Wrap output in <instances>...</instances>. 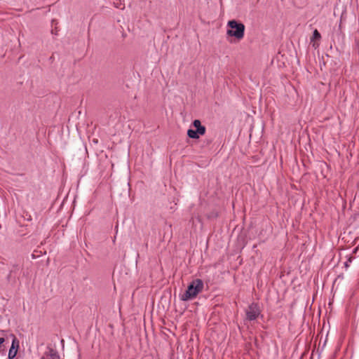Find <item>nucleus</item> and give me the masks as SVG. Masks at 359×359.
<instances>
[{
    "instance_id": "1",
    "label": "nucleus",
    "mask_w": 359,
    "mask_h": 359,
    "mask_svg": "<svg viewBox=\"0 0 359 359\" xmlns=\"http://www.w3.org/2000/svg\"><path fill=\"white\" fill-rule=\"evenodd\" d=\"M227 36L233 37L238 41L243 39L245 35V25L235 20H229L226 25Z\"/></svg>"
},
{
    "instance_id": "4",
    "label": "nucleus",
    "mask_w": 359,
    "mask_h": 359,
    "mask_svg": "<svg viewBox=\"0 0 359 359\" xmlns=\"http://www.w3.org/2000/svg\"><path fill=\"white\" fill-rule=\"evenodd\" d=\"M260 314V309L257 304H251L246 310V318L248 320H254Z\"/></svg>"
},
{
    "instance_id": "6",
    "label": "nucleus",
    "mask_w": 359,
    "mask_h": 359,
    "mask_svg": "<svg viewBox=\"0 0 359 359\" xmlns=\"http://www.w3.org/2000/svg\"><path fill=\"white\" fill-rule=\"evenodd\" d=\"M321 39V35L317 29H315L313 32V36L311 37V43L313 48L317 49L320 43L318 41H320Z\"/></svg>"
},
{
    "instance_id": "5",
    "label": "nucleus",
    "mask_w": 359,
    "mask_h": 359,
    "mask_svg": "<svg viewBox=\"0 0 359 359\" xmlns=\"http://www.w3.org/2000/svg\"><path fill=\"white\" fill-rule=\"evenodd\" d=\"M18 347H19V341L17 339V338L15 337H14L13 339V341H12L11 347L8 352V358L10 359H13L15 357L17 352H18Z\"/></svg>"
},
{
    "instance_id": "8",
    "label": "nucleus",
    "mask_w": 359,
    "mask_h": 359,
    "mask_svg": "<svg viewBox=\"0 0 359 359\" xmlns=\"http://www.w3.org/2000/svg\"><path fill=\"white\" fill-rule=\"evenodd\" d=\"M4 339L2 338V337H0V346L3 344V343L4 342Z\"/></svg>"
},
{
    "instance_id": "7",
    "label": "nucleus",
    "mask_w": 359,
    "mask_h": 359,
    "mask_svg": "<svg viewBox=\"0 0 359 359\" xmlns=\"http://www.w3.org/2000/svg\"><path fill=\"white\" fill-rule=\"evenodd\" d=\"M41 359H60L59 355L53 349L44 353Z\"/></svg>"
},
{
    "instance_id": "3",
    "label": "nucleus",
    "mask_w": 359,
    "mask_h": 359,
    "mask_svg": "<svg viewBox=\"0 0 359 359\" xmlns=\"http://www.w3.org/2000/svg\"><path fill=\"white\" fill-rule=\"evenodd\" d=\"M193 126L196 128V130L189 129L187 130V135L192 139H198L201 135H203L205 133V127L201 125L199 120H194Z\"/></svg>"
},
{
    "instance_id": "2",
    "label": "nucleus",
    "mask_w": 359,
    "mask_h": 359,
    "mask_svg": "<svg viewBox=\"0 0 359 359\" xmlns=\"http://www.w3.org/2000/svg\"><path fill=\"white\" fill-rule=\"evenodd\" d=\"M204 287L203 282L201 279L194 280L188 286L187 291L182 294L181 299L188 301L195 298Z\"/></svg>"
}]
</instances>
